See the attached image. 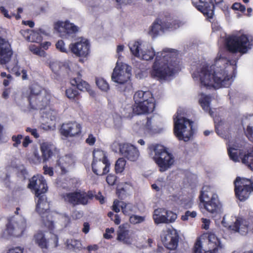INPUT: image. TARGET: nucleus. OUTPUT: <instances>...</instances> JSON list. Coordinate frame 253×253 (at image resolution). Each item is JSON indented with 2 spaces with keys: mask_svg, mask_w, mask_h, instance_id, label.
Returning a JSON list of instances; mask_svg holds the SVG:
<instances>
[{
  "mask_svg": "<svg viewBox=\"0 0 253 253\" xmlns=\"http://www.w3.org/2000/svg\"><path fill=\"white\" fill-rule=\"evenodd\" d=\"M220 60L223 61L224 59H216L215 64L211 66L208 63H204L192 74L193 78H199L201 87L206 89H218L222 87H229L231 84V78L228 75L225 67L215 68Z\"/></svg>",
  "mask_w": 253,
  "mask_h": 253,
  "instance_id": "nucleus-1",
  "label": "nucleus"
},
{
  "mask_svg": "<svg viewBox=\"0 0 253 253\" xmlns=\"http://www.w3.org/2000/svg\"><path fill=\"white\" fill-rule=\"evenodd\" d=\"M176 50L169 48H165L156 54L153 50H147L141 51L140 56L143 60L148 61L153 59L156 55L151 75L159 80H166L174 74L175 70L172 63L176 59Z\"/></svg>",
  "mask_w": 253,
  "mask_h": 253,
  "instance_id": "nucleus-2",
  "label": "nucleus"
},
{
  "mask_svg": "<svg viewBox=\"0 0 253 253\" xmlns=\"http://www.w3.org/2000/svg\"><path fill=\"white\" fill-rule=\"evenodd\" d=\"M31 108L43 111V117L55 120L56 112L50 108L51 95L37 83L30 84L24 92Z\"/></svg>",
  "mask_w": 253,
  "mask_h": 253,
  "instance_id": "nucleus-3",
  "label": "nucleus"
},
{
  "mask_svg": "<svg viewBox=\"0 0 253 253\" xmlns=\"http://www.w3.org/2000/svg\"><path fill=\"white\" fill-rule=\"evenodd\" d=\"M134 104L133 113L136 115L146 114L152 113L155 108V102L153 94L149 91L138 90L133 96Z\"/></svg>",
  "mask_w": 253,
  "mask_h": 253,
  "instance_id": "nucleus-4",
  "label": "nucleus"
},
{
  "mask_svg": "<svg viewBox=\"0 0 253 253\" xmlns=\"http://www.w3.org/2000/svg\"><path fill=\"white\" fill-rule=\"evenodd\" d=\"M148 149L150 153H155L153 160L159 167L160 171H165L173 164L174 156L164 146L152 144L149 145Z\"/></svg>",
  "mask_w": 253,
  "mask_h": 253,
  "instance_id": "nucleus-5",
  "label": "nucleus"
},
{
  "mask_svg": "<svg viewBox=\"0 0 253 253\" xmlns=\"http://www.w3.org/2000/svg\"><path fill=\"white\" fill-rule=\"evenodd\" d=\"M199 207L211 213L217 212L220 209L217 195L209 186H204L199 196Z\"/></svg>",
  "mask_w": 253,
  "mask_h": 253,
  "instance_id": "nucleus-6",
  "label": "nucleus"
},
{
  "mask_svg": "<svg viewBox=\"0 0 253 253\" xmlns=\"http://www.w3.org/2000/svg\"><path fill=\"white\" fill-rule=\"evenodd\" d=\"M173 133L179 140L188 141L194 134L193 122L185 118H174Z\"/></svg>",
  "mask_w": 253,
  "mask_h": 253,
  "instance_id": "nucleus-7",
  "label": "nucleus"
},
{
  "mask_svg": "<svg viewBox=\"0 0 253 253\" xmlns=\"http://www.w3.org/2000/svg\"><path fill=\"white\" fill-rule=\"evenodd\" d=\"M236 197L240 201H245L253 192V179L237 177L234 181Z\"/></svg>",
  "mask_w": 253,
  "mask_h": 253,
  "instance_id": "nucleus-8",
  "label": "nucleus"
},
{
  "mask_svg": "<svg viewBox=\"0 0 253 253\" xmlns=\"http://www.w3.org/2000/svg\"><path fill=\"white\" fill-rule=\"evenodd\" d=\"M250 42L248 37L245 35L239 36H233L226 40V46L228 50L232 53L239 52L242 54L247 52L249 48Z\"/></svg>",
  "mask_w": 253,
  "mask_h": 253,
  "instance_id": "nucleus-9",
  "label": "nucleus"
},
{
  "mask_svg": "<svg viewBox=\"0 0 253 253\" xmlns=\"http://www.w3.org/2000/svg\"><path fill=\"white\" fill-rule=\"evenodd\" d=\"M94 197L92 191L89 190L87 192L81 191H74L66 193L62 195L64 201L69 203L73 206L79 205H86L89 200L93 199Z\"/></svg>",
  "mask_w": 253,
  "mask_h": 253,
  "instance_id": "nucleus-10",
  "label": "nucleus"
},
{
  "mask_svg": "<svg viewBox=\"0 0 253 253\" xmlns=\"http://www.w3.org/2000/svg\"><path fill=\"white\" fill-rule=\"evenodd\" d=\"M37 197L38 200L36 204V211L40 215L44 225L48 228L52 227L53 222L51 218L50 204L47 201L46 196L42 194Z\"/></svg>",
  "mask_w": 253,
  "mask_h": 253,
  "instance_id": "nucleus-11",
  "label": "nucleus"
},
{
  "mask_svg": "<svg viewBox=\"0 0 253 253\" xmlns=\"http://www.w3.org/2000/svg\"><path fill=\"white\" fill-rule=\"evenodd\" d=\"M26 227L25 220L21 218L17 220L14 216L7 218L5 232L8 236L20 237L23 235Z\"/></svg>",
  "mask_w": 253,
  "mask_h": 253,
  "instance_id": "nucleus-12",
  "label": "nucleus"
},
{
  "mask_svg": "<svg viewBox=\"0 0 253 253\" xmlns=\"http://www.w3.org/2000/svg\"><path fill=\"white\" fill-rule=\"evenodd\" d=\"M229 228L242 235H246L249 230L253 233V211L249 212L245 218H237L235 222L229 226Z\"/></svg>",
  "mask_w": 253,
  "mask_h": 253,
  "instance_id": "nucleus-13",
  "label": "nucleus"
},
{
  "mask_svg": "<svg viewBox=\"0 0 253 253\" xmlns=\"http://www.w3.org/2000/svg\"><path fill=\"white\" fill-rule=\"evenodd\" d=\"M131 67L126 64L117 62L112 74V80L120 84H124L129 80L131 75Z\"/></svg>",
  "mask_w": 253,
  "mask_h": 253,
  "instance_id": "nucleus-14",
  "label": "nucleus"
},
{
  "mask_svg": "<svg viewBox=\"0 0 253 253\" xmlns=\"http://www.w3.org/2000/svg\"><path fill=\"white\" fill-rule=\"evenodd\" d=\"M223 0H199V2L192 1L193 5L208 18L212 19L215 4L221 3Z\"/></svg>",
  "mask_w": 253,
  "mask_h": 253,
  "instance_id": "nucleus-15",
  "label": "nucleus"
},
{
  "mask_svg": "<svg viewBox=\"0 0 253 253\" xmlns=\"http://www.w3.org/2000/svg\"><path fill=\"white\" fill-rule=\"evenodd\" d=\"M40 149L42 153V157L37 152L34 153V161L35 163H40L42 161L43 163L46 162L57 152L56 147L48 142L42 143Z\"/></svg>",
  "mask_w": 253,
  "mask_h": 253,
  "instance_id": "nucleus-16",
  "label": "nucleus"
},
{
  "mask_svg": "<svg viewBox=\"0 0 253 253\" xmlns=\"http://www.w3.org/2000/svg\"><path fill=\"white\" fill-rule=\"evenodd\" d=\"M82 125L74 122L63 123L60 129V134L66 138L79 137L82 133Z\"/></svg>",
  "mask_w": 253,
  "mask_h": 253,
  "instance_id": "nucleus-17",
  "label": "nucleus"
},
{
  "mask_svg": "<svg viewBox=\"0 0 253 253\" xmlns=\"http://www.w3.org/2000/svg\"><path fill=\"white\" fill-rule=\"evenodd\" d=\"M28 187L34 191L36 197L44 194L47 190V186L43 176L40 174L34 175L29 179Z\"/></svg>",
  "mask_w": 253,
  "mask_h": 253,
  "instance_id": "nucleus-18",
  "label": "nucleus"
},
{
  "mask_svg": "<svg viewBox=\"0 0 253 253\" xmlns=\"http://www.w3.org/2000/svg\"><path fill=\"white\" fill-rule=\"evenodd\" d=\"M71 53L79 57H86L90 52L89 41L84 38H81L77 42L69 45Z\"/></svg>",
  "mask_w": 253,
  "mask_h": 253,
  "instance_id": "nucleus-19",
  "label": "nucleus"
},
{
  "mask_svg": "<svg viewBox=\"0 0 253 253\" xmlns=\"http://www.w3.org/2000/svg\"><path fill=\"white\" fill-rule=\"evenodd\" d=\"M161 239L166 248L169 250H174L178 245L179 235L175 230L169 229L162 232Z\"/></svg>",
  "mask_w": 253,
  "mask_h": 253,
  "instance_id": "nucleus-20",
  "label": "nucleus"
},
{
  "mask_svg": "<svg viewBox=\"0 0 253 253\" xmlns=\"http://www.w3.org/2000/svg\"><path fill=\"white\" fill-rule=\"evenodd\" d=\"M13 54L9 42L0 37V64L5 65L9 62Z\"/></svg>",
  "mask_w": 253,
  "mask_h": 253,
  "instance_id": "nucleus-21",
  "label": "nucleus"
},
{
  "mask_svg": "<svg viewBox=\"0 0 253 253\" xmlns=\"http://www.w3.org/2000/svg\"><path fill=\"white\" fill-rule=\"evenodd\" d=\"M120 152L124 157L131 161H136L139 156L137 149L130 144H124L120 148Z\"/></svg>",
  "mask_w": 253,
  "mask_h": 253,
  "instance_id": "nucleus-22",
  "label": "nucleus"
},
{
  "mask_svg": "<svg viewBox=\"0 0 253 253\" xmlns=\"http://www.w3.org/2000/svg\"><path fill=\"white\" fill-rule=\"evenodd\" d=\"M110 163L109 161L98 162L92 161L91 164L92 170L97 175H103L107 173L109 171Z\"/></svg>",
  "mask_w": 253,
  "mask_h": 253,
  "instance_id": "nucleus-23",
  "label": "nucleus"
},
{
  "mask_svg": "<svg viewBox=\"0 0 253 253\" xmlns=\"http://www.w3.org/2000/svg\"><path fill=\"white\" fill-rule=\"evenodd\" d=\"M209 251L211 253H221L222 245L216 236L210 232L208 234Z\"/></svg>",
  "mask_w": 253,
  "mask_h": 253,
  "instance_id": "nucleus-24",
  "label": "nucleus"
},
{
  "mask_svg": "<svg viewBox=\"0 0 253 253\" xmlns=\"http://www.w3.org/2000/svg\"><path fill=\"white\" fill-rule=\"evenodd\" d=\"M163 24L165 26V30H174L180 27L182 23L181 21L174 18L169 13H166L164 17L162 18Z\"/></svg>",
  "mask_w": 253,
  "mask_h": 253,
  "instance_id": "nucleus-25",
  "label": "nucleus"
},
{
  "mask_svg": "<svg viewBox=\"0 0 253 253\" xmlns=\"http://www.w3.org/2000/svg\"><path fill=\"white\" fill-rule=\"evenodd\" d=\"M165 27L162 19L157 18L149 27L148 34L152 38L155 39L160 35L161 33L165 32Z\"/></svg>",
  "mask_w": 253,
  "mask_h": 253,
  "instance_id": "nucleus-26",
  "label": "nucleus"
},
{
  "mask_svg": "<svg viewBox=\"0 0 253 253\" xmlns=\"http://www.w3.org/2000/svg\"><path fill=\"white\" fill-rule=\"evenodd\" d=\"M71 84L73 86H76L81 91H87L89 93L91 91L90 85L82 79V75L80 72L77 73L76 77L71 79Z\"/></svg>",
  "mask_w": 253,
  "mask_h": 253,
  "instance_id": "nucleus-27",
  "label": "nucleus"
},
{
  "mask_svg": "<svg viewBox=\"0 0 253 253\" xmlns=\"http://www.w3.org/2000/svg\"><path fill=\"white\" fill-rule=\"evenodd\" d=\"M117 240L126 245L131 244L132 238L129 230L124 227L120 226L117 231Z\"/></svg>",
  "mask_w": 253,
  "mask_h": 253,
  "instance_id": "nucleus-28",
  "label": "nucleus"
},
{
  "mask_svg": "<svg viewBox=\"0 0 253 253\" xmlns=\"http://www.w3.org/2000/svg\"><path fill=\"white\" fill-rule=\"evenodd\" d=\"M227 151L230 159L234 162H239L240 159L242 160V157L243 156V150L229 147L227 148Z\"/></svg>",
  "mask_w": 253,
  "mask_h": 253,
  "instance_id": "nucleus-29",
  "label": "nucleus"
},
{
  "mask_svg": "<svg viewBox=\"0 0 253 253\" xmlns=\"http://www.w3.org/2000/svg\"><path fill=\"white\" fill-rule=\"evenodd\" d=\"M163 212H165V210L164 209H158L154 211L153 219L155 223H168V218L166 216V215L160 214Z\"/></svg>",
  "mask_w": 253,
  "mask_h": 253,
  "instance_id": "nucleus-30",
  "label": "nucleus"
},
{
  "mask_svg": "<svg viewBox=\"0 0 253 253\" xmlns=\"http://www.w3.org/2000/svg\"><path fill=\"white\" fill-rule=\"evenodd\" d=\"M34 239L36 244L41 249H47L48 243L43 232H38L34 235Z\"/></svg>",
  "mask_w": 253,
  "mask_h": 253,
  "instance_id": "nucleus-31",
  "label": "nucleus"
},
{
  "mask_svg": "<svg viewBox=\"0 0 253 253\" xmlns=\"http://www.w3.org/2000/svg\"><path fill=\"white\" fill-rule=\"evenodd\" d=\"M201 97L199 99V103L204 110L205 111H210V103L211 101V98L210 96L206 95L204 93H200Z\"/></svg>",
  "mask_w": 253,
  "mask_h": 253,
  "instance_id": "nucleus-32",
  "label": "nucleus"
},
{
  "mask_svg": "<svg viewBox=\"0 0 253 253\" xmlns=\"http://www.w3.org/2000/svg\"><path fill=\"white\" fill-rule=\"evenodd\" d=\"M67 247L68 249L75 252L81 251L82 249V245L79 240L76 239H68L66 241Z\"/></svg>",
  "mask_w": 253,
  "mask_h": 253,
  "instance_id": "nucleus-33",
  "label": "nucleus"
},
{
  "mask_svg": "<svg viewBox=\"0 0 253 253\" xmlns=\"http://www.w3.org/2000/svg\"><path fill=\"white\" fill-rule=\"evenodd\" d=\"M66 95L70 99L76 102L81 98L80 94L76 88L69 87L66 90Z\"/></svg>",
  "mask_w": 253,
  "mask_h": 253,
  "instance_id": "nucleus-34",
  "label": "nucleus"
},
{
  "mask_svg": "<svg viewBox=\"0 0 253 253\" xmlns=\"http://www.w3.org/2000/svg\"><path fill=\"white\" fill-rule=\"evenodd\" d=\"M141 43L138 41L129 42L128 46L132 54L136 57H140Z\"/></svg>",
  "mask_w": 253,
  "mask_h": 253,
  "instance_id": "nucleus-35",
  "label": "nucleus"
},
{
  "mask_svg": "<svg viewBox=\"0 0 253 253\" xmlns=\"http://www.w3.org/2000/svg\"><path fill=\"white\" fill-rule=\"evenodd\" d=\"M101 161L103 162L109 161L104 152L102 150L97 149L93 152V161L98 162Z\"/></svg>",
  "mask_w": 253,
  "mask_h": 253,
  "instance_id": "nucleus-36",
  "label": "nucleus"
},
{
  "mask_svg": "<svg viewBox=\"0 0 253 253\" xmlns=\"http://www.w3.org/2000/svg\"><path fill=\"white\" fill-rule=\"evenodd\" d=\"M67 157H60L57 161L56 166L60 169L62 174H65L67 172V168L69 165L67 162Z\"/></svg>",
  "mask_w": 253,
  "mask_h": 253,
  "instance_id": "nucleus-37",
  "label": "nucleus"
},
{
  "mask_svg": "<svg viewBox=\"0 0 253 253\" xmlns=\"http://www.w3.org/2000/svg\"><path fill=\"white\" fill-rule=\"evenodd\" d=\"M42 40V37L39 32L31 30L30 37H29V42H40Z\"/></svg>",
  "mask_w": 253,
  "mask_h": 253,
  "instance_id": "nucleus-38",
  "label": "nucleus"
},
{
  "mask_svg": "<svg viewBox=\"0 0 253 253\" xmlns=\"http://www.w3.org/2000/svg\"><path fill=\"white\" fill-rule=\"evenodd\" d=\"M63 28L67 33L74 34L78 31V27L74 24L66 21L64 23Z\"/></svg>",
  "mask_w": 253,
  "mask_h": 253,
  "instance_id": "nucleus-39",
  "label": "nucleus"
},
{
  "mask_svg": "<svg viewBox=\"0 0 253 253\" xmlns=\"http://www.w3.org/2000/svg\"><path fill=\"white\" fill-rule=\"evenodd\" d=\"M126 164V161L123 158H119L116 162L115 170L116 172L121 173L123 171Z\"/></svg>",
  "mask_w": 253,
  "mask_h": 253,
  "instance_id": "nucleus-40",
  "label": "nucleus"
},
{
  "mask_svg": "<svg viewBox=\"0 0 253 253\" xmlns=\"http://www.w3.org/2000/svg\"><path fill=\"white\" fill-rule=\"evenodd\" d=\"M96 84L97 86L102 90L107 91L109 89V85L103 78L96 79Z\"/></svg>",
  "mask_w": 253,
  "mask_h": 253,
  "instance_id": "nucleus-41",
  "label": "nucleus"
},
{
  "mask_svg": "<svg viewBox=\"0 0 253 253\" xmlns=\"http://www.w3.org/2000/svg\"><path fill=\"white\" fill-rule=\"evenodd\" d=\"M30 50L35 54L40 56L44 57L46 55L45 52L42 50L41 47L38 46L35 44H32L29 46Z\"/></svg>",
  "mask_w": 253,
  "mask_h": 253,
  "instance_id": "nucleus-42",
  "label": "nucleus"
},
{
  "mask_svg": "<svg viewBox=\"0 0 253 253\" xmlns=\"http://www.w3.org/2000/svg\"><path fill=\"white\" fill-rule=\"evenodd\" d=\"M122 211L126 215L129 216L132 214L133 212V206L130 204H125L124 206H122Z\"/></svg>",
  "mask_w": 253,
  "mask_h": 253,
  "instance_id": "nucleus-43",
  "label": "nucleus"
},
{
  "mask_svg": "<svg viewBox=\"0 0 253 253\" xmlns=\"http://www.w3.org/2000/svg\"><path fill=\"white\" fill-rule=\"evenodd\" d=\"M22 138L23 135L22 134L13 135L11 137L12 141L14 142L13 143V146L14 147H17L21 144V139Z\"/></svg>",
  "mask_w": 253,
  "mask_h": 253,
  "instance_id": "nucleus-44",
  "label": "nucleus"
},
{
  "mask_svg": "<svg viewBox=\"0 0 253 253\" xmlns=\"http://www.w3.org/2000/svg\"><path fill=\"white\" fill-rule=\"evenodd\" d=\"M106 181L109 185H114L117 181V176L115 174H109L107 176Z\"/></svg>",
  "mask_w": 253,
  "mask_h": 253,
  "instance_id": "nucleus-45",
  "label": "nucleus"
},
{
  "mask_svg": "<svg viewBox=\"0 0 253 253\" xmlns=\"http://www.w3.org/2000/svg\"><path fill=\"white\" fill-rule=\"evenodd\" d=\"M144 217L137 215H132L130 216V221L133 224L142 222L144 220Z\"/></svg>",
  "mask_w": 253,
  "mask_h": 253,
  "instance_id": "nucleus-46",
  "label": "nucleus"
},
{
  "mask_svg": "<svg viewBox=\"0 0 253 253\" xmlns=\"http://www.w3.org/2000/svg\"><path fill=\"white\" fill-rule=\"evenodd\" d=\"M197 215V212L195 211H187L185 212L184 215L181 216V219L183 221L187 220L189 217L195 218Z\"/></svg>",
  "mask_w": 253,
  "mask_h": 253,
  "instance_id": "nucleus-47",
  "label": "nucleus"
},
{
  "mask_svg": "<svg viewBox=\"0 0 253 253\" xmlns=\"http://www.w3.org/2000/svg\"><path fill=\"white\" fill-rule=\"evenodd\" d=\"M165 212L168 218V223L174 222L177 218V214L171 211L165 210Z\"/></svg>",
  "mask_w": 253,
  "mask_h": 253,
  "instance_id": "nucleus-48",
  "label": "nucleus"
},
{
  "mask_svg": "<svg viewBox=\"0 0 253 253\" xmlns=\"http://www.w3.org/2000/svg\"><path fill=\"white\" fill-rule=\"evenodd\" d=\"M246 136L249 140L253 142V128L250 126H248L246 130L245 131Z\"/></svg>",
  "mask_w": 253,
  "mask_h": 253,
  "instance_id": "nucleus-49",
  "label": "nucleus"
},
{
  "mask_svg": "<svg viewBox=\"0 0 253 253\" xmlns=\"http://www.w3.org/2000/svg\"><path fill=\"white\" fill-rule=\"evenodd\" d=\"M56 47L61 52L67 53V50L65 47V43L63 40H59L56 43Z\"/></svg>",
  "mask_w": 253,
  "mask_h": 253,
  "instance_id": "nucleus-50",
  "label": "nucleus"
},
{
  "mask_svg": "<svg viewBox=\"0 0 253 253\" xmlns=\"http://www.w3.org/2000/svg\"><path fill=\"white\" fill-rule=\"evenodd\" d=\"M232 8L234 10L240 11L242 12H244L246 10L245 6L239 2L234 3L232 6Z\"/></svg>",
  "mask_w": 253,
  "mask_h": 253,
  "instance_id": "nucleus-51",
  "label": "nucleus"
},
{
  "mask_svg": "<svg viewBox=\"0 0 253 253\" xmlns=\"http://www.w3.org/2000/svg\"><path fill=\"white\" fill-rule=\"evenodd\" d=\"M50 68L52 72L56 74H58L59 70L60 69V64L57 62H53L50 64Z\"/></svg>",
  "mask_w": 253,
  "mask_h": 253,
  "instance_id": "nucleus-52",
  "label": "nucleus"
},
{
  "mask_svg": "<svg viewBox=\"0 0 253 253\" xmlns=\"http://www.w3.org/2000/svg\"><path fill=\"white\" fill-rule=\"evenodd\" d=\"M31 30L29 29H22L20 31L21 35L24 38V39L29 42V37H30Z\"/></svg>",
  "mask_w": 253,
  "mask_h": 253,
  "instance_id": "nucleus-53",
  "label": "nucleus"
},
{
  "mask_svg": "<svg viewBox=\"0 0 253 253\" xmlns=\"http://www.w3.org/2000/svg\"><path fill=\"white\" fill-rule=\"evenodd\" d=\"M114 232V229L113 228H106L105 233L103 234V237L105 239H110L112 238V236L110 234Z\"/></svg>",
  "mask_w": 253,
  "mask_h": 253,
  "instance_id": "nucleus-54",
  "label": "nucleus"
},
{
  "mask_svg": "<svg viewBox=\"0 0 253 253\" xmlns=\"http://www.w3.org/2000/svg\"><path fill=\"white\" fill-rule=\"evenodd\" d=\"M0 11L4 16L7 18L10 19L11 17H13L12 13L9 14L8 10L6 9L4 6H1L0 7Z\"/></svg>",
  "mask_w": 253,
  "mask_h": 253,
  "instance_id": "nucleus-55",
  "label": "nucleus"
},
{
  "mask_svg": "<svg viewBox=\"0 0 253 253\" xmlns=\"http://www.w3.org/2000/svg\"><path fill=\"white\" fill-rule=\"evenodd\" d=\"M95 141L96 138L92 134H89L88 138L85 140L86 143L90 146L93 145Z\"/></svg>",
  "mask_w": 253,
  "mask_h": 253,
  "instance_id": "nucleus-56",
  "label": "nucleus"
},
{
  "mask_svg": "<svg viewBox=\"0 0 253 253\" xmlns=\"http://www.w3.org/2000/svg\"><path fill=\"white\" fill-rule=\"evenodd\" d=\"M120 201L118 200H115L113 206H112V210L115 212L118 213L120 211L119 208Z\"/></svg>",
  "mask_w": 253,
  "mask_h": 253,
  "instance_id": "nucleus-57",
  "label": "nucleus"
},
{
  "mask_svg": "<svg viewBox=\"0 0 253 253\" xmlns=\"http://www.w3.org/2000/svg\"><path fill=\"white\" fill-rule=\"evenodd\" d=\"M26 131L28 132H30L31 134L34 136L35 138H38L40 135L38 133L37 130L36 128H31L30 127H27Z\"/></svg>",
  "mask_w": 253,
  "mask_h": 253,
  "instance_id": "nucleus-58",
  "label": "nucleus"
},
{
  "mask_svg": "<svg viewBox=\"0 0 253 253\" xmlns=\"http://www.w3.org/2000/svg\"><path fill=\"white\" fill-rule=\"evenodd\" d=\"M6 253H23V249L20 247H17L9 249Z\"/></svg>",
  "mask_w": 253,
  "mask_h": 253,
  "instance_id": "nucleus-59",
  "label": "nucleus"
},
{
  "mask_svg": "<svg viewBox=\"0 0 253 253\" xmlns=\"http://www.w3.org/2000/svg\"><path fill=\"white\" fill-rule=\"evenodd\" d=\"M44 174L52 176L54 174L53 169L51 167H48L47 166L43 167Z\"/></svg>",
  "mask_w": 253,
  "mask_h": 253,
  "instance_id": "nucleus-60",
  "label": "nucleus"
},
{
  "mask_svg": "<svg viewBox=\"0 0 253 253\" xmlns=\"http://www.w3.org/2000/svg\"><path fill=\"white\" fill-rule=\"evenodd\" d=\"M21 72L20 68L17 65H15L11 69V73L15 74L17 77H19L20 75Z\"/></svg>",
  "mask_w": 253,
  "mask_h": 253,
  "instance_id": "nucleus-61",
  "label": "nucleus"
},
{
  "mask_svg": "<svg viewBox=\"0 0 253 253\" xmlns=\"http://www.w3.org/2000/svg\"><path fill=\"white\" fill-rule=\"evenodd\" d=\"M32 142V140L29 136H26L23 139L22 142V146L23 147L26 148Z\"/></svg>",
  "mask_w": 253,
  "mask_h": 253,
  "instance_id": "nucleus-62",
  "label": "nucleus"
},
{
  "mask_svg": "<svg viewBox=\"0 0 253 253\" xmlns=\"http://www.w3.org/2000/svg\"><path fill=\"white\" fill-rule=\"evenodd\" d=\"M83 228L82 231L85 233H87L90 229V225L88 222H84L83 224Z\"/></svg>",
  "mask_w": 253,
  "mask_h": 253,
  "instance_id": "nucleus-63",
  "label": "nucleus"
},
{
  "mask_svg": "<svg viewBox=\"0 0 253 253\" xmlns=\"http://www.w3.org/2000/svg\"><path fill=\"white\" fill-rule=\"evenodd\" d=\"M111 220L113 221L115 224L119 225L120 224L121 219L119 215L116 214Z\"/></svg>",
  "mask_w": 253,
  "mask_h": 253,
  "instance_id": "nucleus-64",
  "label": "nucleus"
}]
</instances>
